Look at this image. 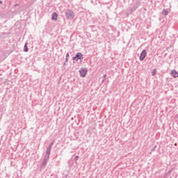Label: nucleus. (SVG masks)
Instances as JSON below:
<instances>
[{
  "mask_svg": "<svg viewBox=\"0 0 178 178\" xmlns=\"http://www.w3.org/2000/svg\"><path fill=\"white\" fill-rule=\"evenodd\" d=\"M65 16L67 17V19H73L74 17V12H73V10H67L65 11Z\"/></svg>",
  "mask_w": 178,
  "mask_h": 178,
  "instance_id": "nucleus-1",
  "label": "nucleus"
},
{
  "mask_svg": "<svg viewBox=\"0 0 178 178\" xmlns=\"http://www.w3.org/2000/svg\"><path fill=\"white\" fill-rule=\"evenodd\" d=\"M51 154L45 153L43 161L42 163V166H47V163H48V161H49V156Z\"/></svg>",
  "mask_w": 178,
  "mask_h": 178,
  "instance_id": "nucleus-2",
  "label": "nucleus"
},
{
  "mask_svg": "<svg viewBox=\"0 0 178 178\" xmlns=\"http://www.w3.org/2000/svg\"><path fill=\"white\" fill-rule=\"evenodd\" d=\"M138 6H140L139 1H136V3H134L133 6L131 8V13L133 12H135V10H137V9L138 8Z\"/></svg>",
  "mask_w": 178,
  "mask_h": 178,
  "instance_id": "nucleus-3",
  "label": "nucleus"
},
{
  "mask_svg": "<svg viewBox=\"0 0 178 178\" xmlns=\"http://www.w3.org/2000/svg\"><path fill=\"white\" fill-rule=\"evenodd\" d=\"M88 70L87 68H82L79 70L81 77H86L87 74Z\"/></svg>",
  "mask_w": 178,
  "mask_h": 178,
  "instance_id": "nucleus-4",
  "label": "nucleus"
},
{
  "mask_svg": "<svg viewBox=\"0 0 178 178\" xmlns=\"http://www.w3.org/2000/svg\"><path fill=\"white\" fill-rule=\"evenodd\" d=\"M73 60H79V59H83V54L81 53H77L74 57L72 58Z\"/></svg>",
  "mask_w": 178,
  "mask_h": 178,
  "instance_id": "nucleus-5",
  "label": "nucleus"
},
{
  "mask_svg": "<svg viewBox=\"0 0 178 178\" xmlns=\"http://www.w3.org/2000/svg\"><path fill=\"white\" fill-rule=\"evenodd\" d=\"M146 56H147V50L144 49L140 53V60H143V59H145Z\"/></svg>",
  "mask_w": 178,
  "mask_h": 178,
  "instance_id": "nucleus-6",
  "label": "nucleus"
},
{
  "mask_svg": "<svg viewBox=\"0 0 178 178\" xmlns=\"http://www.w3.org/2000/svg\"><path fill=\"white\" fill-rule=\"evenodd\" d=\"M54 146V142H51L49 147L47 148L46 154H51V149H52V147Z\"/></svg>",
  "mask_w": 178,
  "mask_h": 178,
  "instance_id": "nucleus-7",
  "label": "nucleus"
},
{
  "mask_svg": "<svg viewBox=\"0 0 178 178\" xmlns=\"http://www.w3.org/2000/svg\"><path fill=\"white\" fill-rule=\"evenodd\" d=\"M171 76L172 77H174V79H176L177 77H178V72H177V71H176V70L172 71Z\"/></svg>",
  "mask_w": 178,
  "mask_h": 178,
  "instance_id": "nucleus-8",
  "label": "nucleus"
},
{
  "mask_svg": "<svg viewBox=\"0 0 178 178\" xmlns=\"http://www.w3.org/2000/svg\"><path fill=\"white\" fill-rule=\"evenodd\" d=\"M51 19H52V20H58V13H52Z\"/></svg>",
  "mask_w": 178,
  "mask_h": 178,
  "instance_id": "nucleus-9",
  "label": "nucleus"
},
{
  "mask_svg": "<svg viewBox=\"0 0 178 178\" xmlns=\"http://www.w3.org/2000/svg\"><path fill=\"white\" fill-rule=\"evenodd\" d=\"M28 51H29V48L27 47V42H26L24 47V51L27 52Z\"/></svg>",
  "mask_w": 178,
  "mask_h": 178,
  "instance_id": "nucleus-10",
  "label": "nucleus"
},
{
  "mask_svg": "<svg viewBox=\"0 0 178 178\" xmlns=\"http://www.w3.org/2000/svg\"><path fill=\"white\" fill-rule=\"evenodd\" d=\"M163 15L165 16H168L169 15V11H167L166 10H163Z\"/></svg>",
  "mask_w": 178,
  "mask_h": 178,
  "instance_id": "nucleus-11",
  "label": "nucleus"
},
{
  "mask_svg": "<svg viewBox=\"0 0 178 178\" xmlns=\"http://www.w3.org/2000/svg\"><path fill=\"white\" fill-rule=\"evenodd\" d=\"M155 74H156V70H153L152 72V76H155Z\"/></svg>",
  "mask_w": 178,
  "mask_h": 178,
  "instance_id": "nucleus-12",
  "label": "nucleus"
},
{
  "mask_svg": "<svg viewBox=\"0 0 178 178\" xmlns=\"http://www.w3.org/2000/svg\"><path fill=\"white\" fill-rule=\"evenodd\" d=\"M106 79V74H104L103 76V80H102V83H104V81H105V79Z\"/></svg>",
  "mask_w": 178,
  "mask_h": 178,
  "instance_id": "nucleus-13",
  "label": "nucleus"
},
{
  "mask_svg": "<svg viewBox=\"0 0 178 178\" xmlns=\"http://www.w3.org/2000/svg\"><path fill=\"white\" fill-rule=\"evenodd\" d=\"M74 161H79V156H76L74 157Z\"/></svg>",
  "mask_w": 178,
  "mask_h": 178,
  "instance_id": "nucleus-14",
  "label": "nucleus"
},
{
  "mask_svg": "<svg viewBox=\"0 0 178 178\" xmlns=\"http://www.w3.org/2000/svg\"><path fill=\"white\" fill-rule=\"evenodd\" d=\"M66 58H69V53H67Z\"/></svg>",
  "mask_w": 178,
  "mask_h": 178,
  "instance_id": "nucleus-15",
  "label": "nucleus"
},
{
  "mask_svg": "<svg viewBox=\"0 0 178 178\" xmlns=\"http://www.w3.org/2000/svg\"><path fill=\"white\" fill-rule=\"evenodd\" d=\"M65 60L67 62V60H69V58L66 57Z\"/></svg>",
  "mask_w": 178,
  "mask_h": 178,
  "instance_id": "nucleus-16",
  "label": "nucleus"
},
{
  "mask_svg": "<svg viewBox=\"0 0 178 178\" xmlns=\"http://www.w3.org/2000/svg\"><path fill=\"white\" fill-rule=\"evenodd\" d=\"M155 148H156V146L154 147V148L152 149V151H154L155 149Z\"/></svg>",
  "mask_w": 178,
  "mask_h": 178,
  "instance_id": "nucleus-17",
  "label": "nucleus"
}]
</instances>
